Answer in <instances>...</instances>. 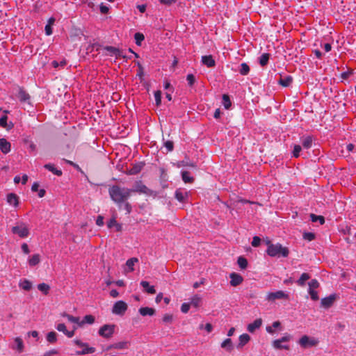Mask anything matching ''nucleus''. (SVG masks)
<instances>
[{
    "instance_id": "nucleus-1",
    "label": "nucleus",
    "mask_w": 356,
    "mask_h": 356,
    "mask_svg": "<svg viewBox=\"0 0 356 356\" xmlns=\"http://www.w3.org/2000/svg\"><path fill=\"white\" fill-rule=\"evenodd\" d=\"M108 193L111 200L120 206L130 197L131 190L127 188H121L118 186H113L110 187Z\"/></svg>"
},
{
    "instance_id": "nucleus-2",
    "label": "nucleus",
    "mask_w": 356,
    "mask_h": 356,
    "mask_svg": "<svg viewBox=\"0 0 356 356\" xmlns=\"http://www.w3.org/2000/svg\"><path fill=\"white\" fill-rule=\"evenodd\" d=\"M268 244L267 253L270 257H286L289 255V252L288 248L283 247L281 244H271L270 241L268 242Z\"/></svg>"
},
{
    "instance_id": "nucleus-3",
    "label": "nucleus",
    "mask_w": 356,
    "mask_h": 356,
    "mask_svg": "<svg viewBox=\"0 0 356 356\" xmlns=\"http://www.w3.org/2000/svg\"><path fill=\"white\" fill-rule=\"evenodd\" d=\"M12 232L20 238H26L29 234V229L25 223L21 222L12 227Z\"/></svg>"
},
{
    "instance_id": "nucleus-4",
    "label": "nucleus",
    "mask_w": 356,
    "mask_h": 356,
    "mask_svg": "<svg viewBox=\"0 0 356 356\" xmlns=\"http://www.w3.org/2000/svg\"><path fill=\"white\" fill-rule=\"evenodd\" d=\"M74 343L82 349L81 350L76 351V355L93 353L95 351V348L94 347H89L87 343H83L79 339H74Z\"/></svg>"
},
{
    "instance_id": "nucleus-5",
    "label": "nucleus",
    "mask_w": 356,
    "mask_h": 356,
    "mask_svg": "<svg viewBox=\"0 0 356 356\" xmlns=\"http://www.w3.org/2000/svg\"><path fill=\"white\" fill-rule=\"evenodd\" d=\"M128 309L127 304L123 300L115 302L112 308V313L115 315L123 316Z\"/></svg>"
},
{
    "instance_id": "nucleus-6",
    "label": "nucleus",
    "mask_w": 356,
    "mask_h": 356,
    "mask_svg": "<svg viewBox=\"0 0 356 356\" xmlns=\"http://www.w3.org/2000/svg\"><path fill=\"white\" fill-rule=\"evenodd\" d=\"M114 330L115 325L106 324L99 328L98 333L101 337L108 339L113 336Z\"/></svg>"
},
{
    "instance_id": "nucleus-7",
    "label": "nucleus",
    "mask_w": 356,
    "mask_h": 356,
    "mask_svg": "<svg viewBox=\"0 0 356 356\" xmlns=\"http://www.w3.org/2000/svg\"><path fill=\"white\" fill-rule=\"evenodd\" d=\"M299 344L304 348L315 346L318 343V341L314 338H310L307 335L302 336L299 341Z\"/></svg>"
},
{
    "instance_id": "nucleus-8",
    "label": "nucleus",
    "mask_w": 356,
    "mask_h": 356,
    "mask_svg": "<svg viewBox=\"0 0 356 356\" xmlns=\"http://www.w3.org/2000/svg\"><path fill=\"white\" fill-rule=\"evenodd\" d=\"M104 50L108 52L110 56H115L116 58H123L126 60L130 59V57L127 56L123 54V51L118 48L112 46H106L104 47Z\"/></svg>"
},
{
    "instance_id": "nucleus-9",
    "label": "nucleus",
    "mask_w": 356,
    "mask_h": 356,
    "mask_svg": "<svg viewBox=\"0 0 356 356\" xmlns=\"http://www.w3.org/2000/svg\"><path fill=\"white\" fill-rule=\"evenodd\" d=\"M266 299L268 301H275L280 299H289V295L283 291H277L275 292H270L267 294Z\"/></svg>"
},
{
    "instance_id": "nucleus-10",
    "label": "nucleus",
    "mask_w": 356,
    "mask_h": 356,
    "mask_svg": "<svg viewBox=\"0 0 356 356\" xmlns=\"http://www.w3.org/2000/svg\"><path fill=\"white\" fill-rule=\"evenodd\" d=\"M291 336L289 334L285 335L281 339L274 340L273 341V346L275 349H285L289 350V345H282V343L289 341L291 339Z\"/></svg>"
},
{
    "instance_id": "nucleus-11",
    "label": "nucleus",
    "mask_w": 356,
    "mask_h": 356,
    "mask_svg": "<svg viewBox=\"0 0 356 356\" xmlns=\"http://www.w3.org/2000/svg\"><path fill=\"white\" fill-rule=\"evenodd\" d=\"M131 190V193L136 192V193H143L145 195H151L152 194L151 190H149L141 181L136 182L134 186V188Z\"/></svg>"
},
{
    "instance_id": "nucleus-12",
    "label": "nucleus",
    "mask_w": 356,
    "mask_h": 356,
    "mask_svg": "<svg viewBox=\"0 0 356 356\" xmlns=\"http://www.w3.org/2000/svg\"><path fill=\"white\" fill-rule=\"evenodd\" d=\"M335 300H336L335 294H331L327 297L322 298L321 300V307H323L325 309H328L332 306Z\"/></svg>"
},
{
    "instance_id": "nucleus-13",
    "label": "nucleus",
    "mask_w": 356,
    "mask_h": 356,
    "mask_svg": "<svg viewBox=\"0 0 356 356\" xmlns=\"http://www.w3.org/2000/svg\"><path fill=\"white\" fill-rule=\"evenodd\" d=\"M230 284L233 286H236L242 283L243 279L241 275L237 274L236 273H232L230 274Z\"/></svg>"
},
{
    "instance_id": "nucleus-14",
    "label": "nucleus",
    "mask_w": 356,
    "mask_h": 356,
    "mask_svg": "<svg viewBox=\"0 0 356 356\" xmlns=\"http://www.w3.org/2000/svg\"><path fill=\"white\" fill-rule=\"evenodd\" d=\"M17 98L22 102H28L30 99V95L22 88L19 87Z\"/></svg>"
},
{
    "instance_id": "nucleus-15",
    "label": "nucleus",
    "mask_w": 356,
    "mask_h": 356,
    "mask_svg": "<svg viewBox=\"0 0 356 356\" xmlns=\"http://www.w3.org/2000/svg\"><path fill=\"white\" fill-rule=\"evenodd\" d=\"M202 63L208 67H213L216 65V61L211 55L202 56Z\"/></svg>"
},
{
    "instance_id": "nucleus-16",
    "label": "nucleus",
    "mask_w": 356,
    "mask_h": 356,
    "mask_svg": "<svg viewBox=\"0 0 356 356\" xmlns=\"http://www.w3.org/2000/svg\"><path fill=\"white\" fill-rule=\"evenodd\" d=\"M262 325V319L261 318H257L255 321H254L253 323H250L248 325L247 330L249 332H254L257 329L259 328Z\"/></svg>"
},
{
    "instance_id": "nucleus-17",
    "label": "nucleus",
    "mask_w": 356,
    "mask_h": 356,
    "mask_svg": "<svg viewBox=\"0 0 356 356\" xmlns=\"http://www.w3.org/2000/svg\"><path fill=\"white\" fill-rule=\"evenodd\" d=\"M138 312L143 316H152L155 314L156 311L154 308L145 307H140L138 309Z\"/></svg>"
},
{
    "instance_id": "nucleus-18",
    "label": "nucleus",
    "mask_w": 356,
    "mask_h": 356,
    "mask_svg": "<svg viewBox=\"0 0 356 356\" xmlns=\"http://www.w3.org/2000/svg\"><path fill=\"white\" fill-rule=\"evenodd\" d=\"M10 143L6 139H0V149L3 154H7L10 151Z\"/></svg>"
},
{
    "instance_id": "nucleus-19",
    "label": "nucleus",
    "mask_w": 356,
    "mask_h": 356,
    "mask_svg": "<svg viewBox=\"0 0 356 356\" xmlns=\"http://www.w3.org/2000/svg\"><path fill=\"white\" fill-rule=\"evenodd\" d=\"M8 116L4 115L0 118V127L6 129L7 130H10L13 128L14 124L12 122L10 123H7Z\"/></svg>"
},
{
    "instance_id": "nucleus-20",
    "label": "nucleus",
    "mask_w": 356,
    "mask_h": 356,
    "mask_svg": "<svg viewBox=\"0 0 356 356\" xmlns=\"http://www.w3.org/2000/svg\"><path fill=\"white\" fill-rule=\"evenodd\" d=\"M7 202L10 205L17 207L19 204V198L16 194L13 193H9L7 195Z\"/></svg>"
},
{
    "instance_id": "nucleus-21",
    "label": "nucleus",
    "mask_w": 356,
    "mask_h": 356,
    "mask_svg": "<svg viewBox=\"0 0 356 356\" xmlns=\"http://www.w3.org/2000/svg\"><path fill=\"white\" fill-rule=\"evenodd\" d=\"M222 348L225 349L227 352L230 353L234 349V346L232 344V339L227 338L225 339L220 344Z\"/></svg>"
},
{
    "instance_id": "nucleus-22",
    "label": "nucleus",
    "mask_w": 356,
    "mask_h": 356,
    "mask_svg": "<svg viewBox=\"0 0 356 356\" xmlns=\"http://www.w3.org/2000/svg\"><path fill=\"white\" fill-rule=\"evenodd\" d=\"M293 82V77L291 76H286L284 77H280L278 81V83L283 87L289 86Z\"/></svg>"
},
{
    "instance_id": "nucleus-23",
    "label": "nucleus",
    "mask_w": 356,
    "mask_h": 356,
    "mask_svg": "<svg viewBox=\"0 0 356 356\" xmlns=\"http://www.w3.org/2000/svg\"><path fill=\"white\" fill-rule=\"evenodd\" d=\"M239 343L237 346L238 348L243 347L250 339V336L248 334H243L239 336Z\"/></svg>"
},
{
    "instance_id": "nucleus-24",
    "label": "nucleus",
    "mask_w": 356,
    "mask_h": 356,
    "mask_svg": "<svg viewBox=\"0 0 356 356\" xmlns=\"http://www.w3.org/2000/svg\"><path fill=\"white\" fill-rule=\"evenodd\" d=\"M140 285L143 287L145 291L150 294L156 293V290L154 286H150L149 283L147 281H141Z\"/></svg>"
},
{
    "instance_id": "nucleus-25",
    "label": "nucleus",
    "mask_w": 356,
    "mask_h": 356,
    "mask_svg": "<svg viewBox=\"0 0 356 356\" xmlns=\"http://www.w3.org/2000/svg\"><path fill=\"white\" fill-rule=\"evenodd\" d=\"M44 168L50 172H51L53 174L57 175V176H61L63 175V172L60 170H58L54 167V165L51 163H47L44 165Z\"/></svg>"
},
{
    "instance_id": "nucleus-26",
    "label": "nucleus",
    "mask_w": 356,
    "mask_h": 356,
    "mask_svg": "<svg viewBox=\"0 0 356 356\" xmlns=\"http://www.w3.org/2000/svg\"><path fill=\"white\" fill-rule=\"evenodd\" d=\"M138 262V259L136 257H132L131 259H129L126 261V266L128 268L129 272H132L134 270V265Z\"/></svg>"
},
{
    "instance_id": "nucleus-27",
    "label": "nucleus",
    "mask_w": 356,
    "mask_h": 356,
    "mask_svg": "<svg viewBox=\"0 0 356 356\" xmlns=\"http://www.w3.org/2000/svg\"><path fill=\"white\" fill-rule=\"evenodd\" d=\"M143 167V164L142 163H136L133 165V167L129 170V175H136L139 173Z\"/></svg>"
},
{
    "instance_id": "nucleus-28",
    "label": "nucleus",
    "mask_w": 356,
    "mask_h": 356,
    "mask_svg": "<svg viewBox=\"0 0 356 356\" xmlns=\"http://www.w3.org/2000/svg\"><path fill=\"white\" fill-rule=\"evenodd\" d=\"M129 345V342L128 341H120L117 342L113 345L111 346L110 348H115V349H127L128 348Z\"/></svg>"
},
{
    "instance_id": "nucleus-29",
    "label": "nucleus",
    "mask_w": 356,
    "mask_h": 356,
    "mask_svg": "<svg viewBox=\"0 0 356 356\" xmlns=\"http://www.w3.org/2000/svg\"><path fill=\"white\" fill-rule=\"evenodd\" d=\"M270 58V54L268 53H264L262 54L259 60V64L261 66L264 67L267 65Z\"/></svg>"
},
{
    "instance_id": "nucleus-30",
    "label": "nucleus",
    "mask_w": 356,
    "mask_h": 356,
    "mask_svg": "<svg viewBox=\"0 0 356 356\" xmlns=\"http://www.w3.org/2000/svg\"><path fill=\"white\" fill-rule=\"evenodd\" d=\"M310 278V276L308 273H303L301 275H300V277L298 279V280L297 281V284L300 286H302L305 285V282L307 281L308 280H309Z\"/></svg>"
},
{
    "instance_id": "nucleus-31",
    "label": "nucleus",
    "mask_w": 356,
    "mask_h": 356,
    "mask_svg": "<svg viewBox=\"0 0 356 356\" xmlns=\"http://www.w3.org/2000/svg\"><path fill=\"white\" fill-rule=\"evenodd\" d=\"M181 177L184 183H193L194 178L190 176V173L188 171H183L181 172Z\"/></svg>"
},
{
    "instance_id": "nucleus-32",
    "label": "nucleus",
    "mask_w": 356,
    "mask_h": 356,
    "mask_svg": "<svg viewBox=\"0 0 356 356\" xmlns=\"http://www.w3.org/2000/svg\"><path fill=\"white\" fill-rule=\"evenodd\" d=\"M19 287L25 291H29L32 288V283L28 280H24L19 284Z\"/></svg>"
},
{
    "instance_id": "nucleus-33",
    "label": "nucleus",
    "mask_w": 356,
    "mask_h": 356,
    "mask_svg": "<svg viewBox=\"0 0 356 356\" xmlns=\"http://www.w3.org/2000/svg\"><path fill=\"white\" fill-rule=\"evenodd\" d=\"M47 341L50 343H55L57 341V334L52 331L47 334Z\"/></svg>"
},
{
    "instance_id": "nucleus-34",
    "label": "nucleus",
    "mask_w": 356,
    "mask_h": 356,
    "mask_svg": "<svg viewBox=\"0 0 356 356\" xmlns=\"http://www.w3.org/2000/svg\"><path fill=\"white\" fill-rule=\"evenodd\" d=\"M281 323L279 321L273 323L272 326H267L266 330L268 333L273 334L275 333V328L280 326Z\"/></svg>"
},
{
    "instance_id": "nucleus-35",
    "label": "nucleus",
    "mask_w": 356,
    "mask_h": 356,
    "mask_svg": "<svg viewBox=\"0 0 356 356\" xmlns=\"http://www.w3.org/2000/svg\"><path fill=\"white\" fill-rule=\"evenodd\" d=\"M178 166L179 167H181V166H189V167H191V168H195L196 167L195 163L189 160V159L187 158V157H186L184 160L179 161V164H178Z\"/></svg>"
},
{
    "instance_id": "nucleus-36",
    "label": "nucleus",
    "mask_w": 356,
    "mask_h": 356,
    "mask_svg": "<svg viewBox=\"0 0 356 356\" xmlns=\"http://www.w3.org/2000/svg\"><path fill=\"white\" fill-rule=\"evenodd\" d=\"M40 259L38 254H33L29 259V264L31 266H34L40 263Z\"/></svg>"
},
{
    "instance_id": "nucleus-37",
    "label": "nucleus",
    "mask_w": 356,
    "mask_h": 356,
    "mask_svg": "<svg viewBox=\"0 0 356 356\" xmlns=\"http://www.w3.org/2000/svg\"><path fill=\"white\" fill-rule=\"evenodd\" d=\"M222 104L226 109H229L232 106V102L229 97L227 94L222 95Z\"/></svg>"
},
{
    "instance_id": "nucleus-38",
    "label": "nucleus",
    "mask_w": 356,
    "mask_h": 356,
    "mask_svg": "<svg viewBox=\"0 0 356 356\" xmlns=\"http://www.w3.org/2000/svg\"><path fill=\"white\" fill-rule=\"evenodd\" d=\"M61 315H62V316L67 318L70 322L80 325L79 317H75V316H71L65 312L63 313Z\"/></svg>"
},
{
    "instance_id": "nucleus-39",
    "label": "nucleus",
    "mask_w": 356,
    "mask_h": 356,
    "mask_svg": "<svg viewBox=\"0 0 356 356\" xmlns=\"http://www.w3.org/2000/svg\"><path fill=\"white\" fill-rule=\"evenodd\" d=\"M310 218L312 222L318 221L321 225H323L325 223V218L323 216H316L314 213H311Z\"/></svg>"
},
{
    "instance_id": "nucleus-40",
    "label": "nucleus",
    "mask_w": 356,
    "mask_h": 356,
    "mask_svg": "<svg viewBox=\"0 0 356 356\" xmlns=\"http://www.w3.org/2000/svg\"><path fill=\"white\" fill-rule=\"evenodd\" d=\"M237 264L241 269H245L248 266V260L243 257H239Z\"/></svg>"
},
{
    "instance_id": "nucleus-41",
    "label": "nucleus",
    "mask_w": 356,
    "mask_h": 356,
    "mask_svg": "<svg viewBox=\"0 0 356 356\" xmlns=\"http://www.w3.org/2000/svg\"><path fill=\"white\" fill-rule=\"evenodd\" d=\"M201 302V298L198 296L197 295L194 296L191 300V305H192L194 307H199L200 304Z\"/></svg>"
},
{
    "instance_id": "nucleus-42",
    "label": "nucleus",
    "mask_w": 356,
    "mask_h": 356,
    "mask_svg": "<svg viewBox=\"0 0 356 356\" xmlns=\"http://www.w3.org/2000/svg\"><path fill=\"white\" fill-rule=\"evenodd\" d=\"M302 146L304 148L309 149L312 147V138L311 136H307L302 140Z\"/></svg>"
},
{
    "instance_id": "nucleus-43",
    "label": "nucleus",
    "mask_w": 356,
    "mask_h": 356,
    "mask_svg": "<svg viewBox=\"0 0 356 356\" xmlns=\"http://www.w3.org/2000/svg\"><path fill=\"white\" fill-rule=\"evenodd\" d=\"M38 289L39 291L47 295L49 293L50 286L45 283H41L38 285Z\"/></svg>"
},
{
    "instance_id": "nucleus-44",
    "label": "nucleus",
    "mask_w": 356,
    "mask_h": 356,
    "mask_svg": "<svg viewBox=\"0 0 356 356\" xmlns=\"http://www.w3.org/2000/svg\"><path fill=\"white\" fill-rule=\"evenodd\" d=\"M239 72H240V74L242 75H247L250 72L249 65L245 63H241V69L239 70Z\"/></svg>"
},
{
    "instance_id": "nucleus-45",
    "label": "nucleus",
    "mask_w": 356,
    "mask_h": 356,
    "mask_svg": "<svg viewBox=\"0 0 356 356\" xmlns=\"http://www.w3.org/2000/svg\"><path fill=\"white\" fill-rule=\"evenodd\" d=\"M95 322V317L92 315H86L84 316L82 322L80 323V325L84 323L92 324Z\"/></svg>"
},
{
    "instance_id": "nucleus-46",
    "label": "nucleus",
    "mask_w": 356,
    "mask_h": 356,
    "mask_svg": "<svg viewBox=\"0 0 356 356\" xmlns=\"http://www.w3.org/2000/svg\"><path fill=\"white\" fill-rule=\"evenodd\" d=\"M15 342L17 345V350L20 353L22 352L24 350V343L22 339L19 337H17L15 339Z\"/></svg>"
},
{
    "instance_id": "nucleus-47",
    "label": "nucleus",
    "mask_w": 356,
    "mask_h": 356,
    "mask_svg": "<svg viewBox=\"0 0 356 356\" xmlns=\"http://www.w3.org/2000/svg\"><path fill=\"white\" fill-rule=\"evenodd\" d=\"M134 39L136 41V44L140 46L141 44L142 41L144 40L145 37L143 33H136L134 35Z\"/></svg>"
},
{
    "instance_id": "nucleus-48",
    "label": "nucleus",
    "mask_w": 356,
    "mask_h": 356,
    "mask_svg": "<svg viewBox=\"0 0 356 356\" xmlns=\"http://www.w3.org/2000/svg\"><path fill=\"white\" fill-rule=\"evenodd\" d=\"M162 321L166 324H170L173 321V315L170 314H165L163 315Z\"/></svg>"
},
{
    "instance_id": "nucleus-49",
    "label": "nucleus",
    "mask_w": 356,
    "mask_h": 356,
    "mask_svg": "<svg viewBox=\"0 0 356 356\" xmlns=\"http://www.w3.org/2000/svg\"><path fill=\"white\" fill-rule=\"evenodd\" d=\"M308 285H309L308 289H316L318 288L319 283L317 280L313 279L308 283Z\"/></svg>"
},
{
    "instance_id": "nucleus-50",
    "label": "nucleus",
    "mask_w": 356,
    "mask_h": 356,
    "mask_svg": "<svg viewBox=\"0 0 356 356\" xmlns=\"http://www.w3.org/2000/svg\"><path fill=\"white\" fill-rule=\"evenodd\" d=\"M154 98L156 106H160L161 104V92L160 90H157L154 92Z\"/></svg>"
},
{
    "instance_id": "nucleus-51",
    "label": "nucleus",
    "mask_w": 356,
    "mask_h": 356,
    "mask_svg": "<svg viewBox=\"0 0 356 356\" xmlns=\"http://www.w3.org/2000/svg\"><path fill=\"white\" fill-rule=\"evenodd\" d=\"M175 198L179 201V202H184V200H185V195L184 193H182L179 190H177L175 191Z\"/></svg>"
},
{
    "instance_id": "nucleus-52",
    "label": "nucleus",
    "mask_w": 356,
    "mask_h": 356,
    "mask_svg": "<svg viewBox=\"0 0 356 356\" xmlns=\"http://www.w3.org/2000/svg\"><path fill=\"white\" fill-rule=\"evenodd\" d=\"M303 238L308 241H312L315 238V234L312 232H305L303 234Z\"/></svg>"
},
{
    "instance_id": "nucleus-53",
    "label": "nucleus",
    "mask_w": 356,
    "mask_h": 356,
    "mask_svg": "<svg viewBox=\"0 0 356 356\" xmlns=\"http://www.w3.org/2000/svg\"><path fill=\"white\" fill-rule=\"evenodd\" d=\"M164 147L167 149L168 152H172L174 148V143L171 140H167L164 143Z\"/></svg>"
},
{
    "instance_id": "nucleus-54",
    "label": "nucleus",
    "mask_w": 356,
    "mask_h": 356,
    "mask_svg": "<svg viewBox=\"0 0 356 356\" xmlns=\"http://www.w3.org/2000/svg\"><path fill=\"white\" fill-rule=\"evenodd\" d=\"M308 293H309L311 298L313 300H318V295L317 291H315V289H308Z\"/></svg>"
},
{
    "instance_id": "nucleus-55",
    "label": "nucleus",
    "mask_w": 356,
    "mask_h": 356,
    "mask_svg": "<svg viewBox=\"0 0 356 356\" xmlns=\"http://www.w3.org/2000/svg\"><path fill=\"white\" fill-rule=\"evenodd\" d=\"M186 80L189 86H192L195 82V78L193 74H189L186 76Z\"/></svg>"
},
{
    "instance_id": "nucleus-56",
    "label": "nucleus",
    "mask_w": 356,
    "mask_h": 356,
    "mask_svg": "<svg viewBox=\"0 0 356 356\" xmlns=\"http://www.w3.org/2000/svg\"><path fill=\"white\" fill-rule=\"evenodd\" d=\"M301 149H302V148H301L300 145H294L293 151V156L296 158L298 157Z\"/></svg>"
},
{
    "instance_id": "nucleus-57",
    "label": "nucleus",
    "mask_w": 356,
    "mask_h": 356,
    "mask_svg": "<svg viewBox=\"0 0 356 356\" xmlns=\"http://www.w3.org/2000/svg\"><path fill=\"white\" fill-rule=\"evenodd\" d=\"M260 243H261V238L259 236H255L253 237L252 241V245L253 247H258L260 245Z\"/></svg>"
},
{
    "instance_id": "nucleus-58",
    "label": "nucleus",
    "mask_w": 356,
    "mask_h": 356,
    "mask_svg": "<svg viewBox=\"0 0 356 356\" xmlns=\"http://www.w3.org/2000/svg\"><path fill=\"white\" fill-rule=\"evenodd\" d=\"M191 304L190 303H183L181 306V312L186 314L190 309Z\"/></svg>"
},
{
    "instance_id": "nucleus-59",
    "label": "nucleus",
    "mask_w": 356,
    "mask_h": 356,
    "mask_svg": "<svg viewBox=\"0 0 356 356\" xmlns=\"http://www.w3.org/2000/svg\"><path fill=\"white\" fill-rule=\"evenodd\" d=\"M58 351L57 350L52 349V350H50L44 353L42 356H53V355H58Z\"/></svg>"
},
{
    "instance_id": "nucleus-60",
    "label": "nucleus",
    "mask_w": 356,
    "mask_h": 356,
    "mask_svg": "<svg viewBox=\"0 0 356 356\" xmlns=\"http://www.w3.org/2000/svg\"><path fill=\"white\" fill-rule=\"evenodd\" d=\"M56 329L58 331L62 332L64 334L65 333V332H67L66 326L64 323L58 324V325L56 326Z\"/></svg>"
},
{
    "instance_id": "nucleus-61",
    "label": "nucleus",
    "mask_w": 356,
    "mask_h": 356,
    "mask_svg": "<svg viewBox=\"0 0 356 356\" xmlns=\"http://www.w3.org/2000/svg\"><path fill=\"white\" fill-rule=\"evenodd\" d=\"M177 0H159V1L161 4H164L166 6H171L173 3H175Z\"/></svg>"
},
{
    "instance_id": "nucleus-62",
    "label": "nucleus",
    "mask_w": 356,
    "mask_h": 356,
    "mask_svg": "<svg viewBox=\"0 0 356 356\" xmlns=\"http://www.w3.org/2000/svg\"><path fill=\"white\" fill-rule=\"evenodd\" d=\"M99 9L102 14H106L109 10L108 7L104 4H101Z\"/></svg>"
},
{
    "instance_id": "nucleus-63",
    "label": "nucleus",
    "mask_w": 356,
    "mask_h": 356,
    "mask_svg": "<svg viewBox=\"0 0 356 356\" xmlns=\"http://www.w3.org/2000/svg\"><path fill=\"white\" fill-rule=\"evenodd\" d=\"M117 221L116 220L113 218L111 219H110V220L108 222V224H107V226L108 228H111L113 227H115V225L117 224Z\"/></svg>"
},
{
    "instance_id": "nucleus-64",
    "label": "nucleus",
    "mask_w": 356,
    "mask_h": 356,
    "mask_svg": "<svg viewBox=\"0 0 356 356\" xmlns=\"http://www.w3.org/2000/svg\"><path fill=\"white\" fill-rule=\"evenodd\" d=\"M96 225L100 227L104 225V218L102 216H97L96 220Z\"/></svg>"
}]
</instances>
